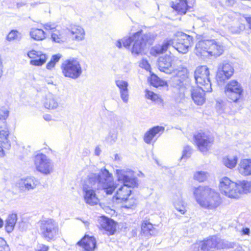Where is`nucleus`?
Instances as JSON below:
<instances>
[{
    "instance_id": "a211bd4d",
    "label": "nucleus",
    "mask_w": 251,
    "mask_h": 251,
    "mask_svg": "<svg viewBox=\"0 0 251 251\" xmlns=\"http://www.w3.org/2000/svg\"><path fill=\"white\" fill-rule=\"evenodd\" d=\"M27 56L33 59L30 60V64L33 66H40L44 64L47 59V57L45 54L42 53L41 51H37L34 50L29 51L27 53Z\"/></svg>"
},
{
    "instance_id": "412c9836",
    "label": "nucleus",
    "mask_w": 251,
    "mask_h": 251,
    "mask_svg": "<svg viewBox=\"0 0 251 251\" xmlns=\"http://www.w3.org/2000/svg\"><path fill=\"white\" fill-rule=\"evenodd\" d=\"M77 244L82 247L84 251H94L97 247L96 239L88 235H85Z\"/></svg>"
},
{
    "instance_id": "9d476101",
    "label": "nucleus",
    "mask_w": 251,
    "mask_h": 251,
    "mask_svg": "<svg viewBox=\"0 0 251 251\" xmlns=\"http://www.w3.org/2000/svg\"><path fill=\"white\" fill-rule=\"evenodd\" d=\"M176 38V39L173 40L174 44L172 46L180 53H187L192 45V37L182 32H178Z\"/></svg>"
},
{
    "instance_id": "dca6fc26",
    "label": "nucleus",
    "mask_w": 251,
    "mask_h": 251,
    "mask_svg": "<svg viewBox=\"0 0 251 251\" xmlns=\"http://www.w3.org/2000/svg\"><path fill=\"white\" fill-rule=\"evenodd\" d=\"M248 182L245 180L234 182L227 177H224L219 180V187L221 188H247Z\"/></svg>"
},
{
    "instance_id": "c85d7f7f",
    "label": "nucleus",
    "mask_w": 251,
    "mask_h": 251,
    "mask_svg": "<svg viewBox=\"0 0 251 251\" xmlns=\"http://www.w3.org/2000/svg\"><path fill=\"white\" fill-rule=\"evenodd\" d=\"M233 74H230L224 69H222V66L219 64L218 67L216 79L218 85H222L225 83L226 80L229 79Z\"/></svg>"
},
{
    "instance_id": "58836bf2",
    "label": "nucleus",
    "mask_w": 251,
    "mask_h": 251,
    "mask_svg": "<svg viewBox=\"0 0 251 251\" xmlns=\"http://www.w3.org/2000/svg\"><path fill=\"white\" fill-rule=\"evenodd\" d=\"M141 231L145 235H152L155 234V228L148 221H144L141 226Z\"/></svg>"
},
{
    "instance_id": "423d86ee",
    "label": "nucleus",
    "mask_w": 251,
    "mask_h": 251,
    "mask_svg": "<svg viewBox=\"0 0 251 251\" xmlns=\"http://www.w3.org/2000/svg\"><path fill=\"white\" fill-rule=\"evenodd\" d=\"M209 75V70L206 66L197 67L194 73V77L198 86L202 88L206 92L212 91Z\"/></svg>"
},
{
    "instance_id": "5fc2aeb1",
    "label": "nucleus",
    "mask_w": 251,
    "mask_h": 251,
    "mask_svg": "<svg viewBox=\"0 0 251 251\" xmlns=\"http://www.w3.org/2000/svg\"><path fill=\"white\" fill-rule=\"evenodd\" d=\"M0 251H10L6 242L2 238H0Z\"/></svg>"
},
{
    "instance_id": "e433bc0d",
    "label": "nucleus",
    "mask_w": 251,
    "mask_h": 251,
    "mask_svg": "<svg viewBox=\"0 0 251 251\" xmlns=\"http://www.w3.org/2000/svg\"><path fill=\"white\" fill-rule=\"evenodd\" d=\"M29 34L31 38L36 41H41L46 38L45 31L41 29L37 28H32Z\"/></svg>"
},
{
    "instance_id": "bf43d9fd",
    "label": "nucleus",
    "mask_w": 251,
    "mask_h": 251,
    "mask_svg": "<svg viewBox=\"0 0 251 251\" xmlns=\"http://www.w3.org/2000/svg\"><path fill=\"white\" fill-rule=\"evenodd\" d=\"M140 66L143 68H144L146 70L148 71L150 69V65L148 61L146 59H142L141 63H140Z\"/></svg>"
},
{
    "instance_id": "5701e85b",
    "label": "nucleus",
    "mask_w": 251,
    "mask_h": 251,
    "mask_svg": "<svg viewBox=\"0 0 251 251\" xmlns=\"http://www.w3.org/2000/svg\"><path fill=\"white\" fill-rule=\"evenodd\" d=\"M59 97L52 93H48L45 97L44 105L48 109H55L59 106Z\"/></svg>"
},
{
    "instance_id": "f03ea898",
    "label": "nucleus",
    "mask_w": 251,
    "mask_h": 251,
    "mask_svg": "<svg viewBox=\"0 0 251 251\" xmlns=\"http://www.w3.org/2000/svg\"><path fill=\"white\" fill-rule=\"evenodd\" d=\"M195 198L202 207L209 210H215L222 203L220 194L212 189H195Z\"/></svg>"
},
{
    "instance_id": "f704fd0d",
    "label": "nucleus",
    "mask_w": 251,
    "mask_h": 251,
    "mask_svg": "<svg viewBox=\"0 0 251 251\" xmlns=\"http://www.w3.org/2000/svg\"><path fill=\"white\" fill-rule=\"evenodd\" d=\"M17 215L16 213L9 214L5 221V229L8 233L13 230L17 221Z\"/></svg>"
},
{
    "instance_id": "09e8293b",
    "label": "nucleus",
    "mask_w": 251,
    "mask_h": 251,
    "mask_svg": "<svg viewBox=\"0 0 251 251\" xmlns=\"http://www.w3.org/2000/svg\"><path fill=\"white\" fill-rule=\"evenodd\" d=\"M236 16H237V13L233 12H229L223 16L222 20L227 23H230L233 21Z\"/></svg>"
},
{
    "instance_id": "37998d69",
    "label": "nucleus",
    "mask_w": 251,
    "mask_h": 251,
    "mask_svg": "<svg viewBox=\"0 0 251 251\" xmlns=\"http://www.w3.org/2000/svg\"><path fill=\"white\" fill-rule=\"evenodd\" d=\"M151 84L155 87L163 86L166 85V82L161 80L154 74H151L150 78Z\"/></svg>"
},
{
    "instance_id": "c9c22d12",
    "label": "nucleus",
    "mask_w": 251,
    "mask_h": 251,
    "mask_svg": "<svg viewBox=\"0 0 251 251\" xmlns=\"http://www.w3.org/2000/svg\"><path fill=\"white\" fill-rule=\"evenodd\" d=\"M66 31L64 29H55L52 31L51 35L52 41L58 43L65 42L66 39Z\"/></svg>"
},
{
    "instance_id": "0eeeda50",
    "label": "nucleus",
    "mask_w": 251,
    "mask_h": 251,
    "mask_svg": "<svg viewBox=\"0 0 251 251\" xmlns=\"http://www.w3.org/2000/svg\"><path fill=\"white\" fill-rule=\"evenodd\" d=\"M224 92L230 102H237L243 96V89L237 81L232 80L225 86Z\"/></svg>"
},
{
    "instance_id": "0e129e2a",
    "label": "nucleus",
    "mask_w": 251,
    "mask_h": 251,
    "mask_svg": "<svg viewBox=\"0 0 251 251\" xmlns=\"http://www.w3.org/2000/svg\"><path fill=\"white\" fill-rule=\"evenodd\" d=\"M244 18L249 25V28L251 29V17L245 16Z\"/></svg>"
},
{
    "instance_id": "49530a36",
    "label": "nucleus",
    "mask_w": 251,
    "mask_h": 251,
    "mask_svg": "<svg viewBox=\"0 0 251 251\" xmlns=\"http://www.w3.org/2000/svg\"><path fill=\"white\" fill-rule=\"evenodd\" d=\"M245 29L244 24L239 22H236L230 26L229 29L233 33H239Z\"/></svg>"
},
{
    "instance_id": "2f4dec72",
    "label": "nucleus",
    "mask_w": 251,
    "mask_h": 251,
    "mask_svg": "<svg viewBox=\"0 0 251 251\" xmlns=\"http://www.w3.org/2000/svg\"><path fill=\"white\" fill-rule=\"evenodd\" d=\"M239 172L244 176L251 175V159H245L241 160L239 168Z\"/></svg>"
},
{
    "instance_id": "cd10ccee",
    "label": "nucleus",
    "mask_w": 251,
    "mask_h": 251,
    "mask_svg": "<svg viewBox=\"0 0 251 251\" xmlns=\"http://www.w3.org/2000/svg\"><path fill=\"white\" fill-rule=\"evenodd\" d=\"M39 182L38 180L33 177H27L25 179H21L18 182V187L25 188H34L38 186Z\"/></svg>"
},
{
    "instance_id": "de8ad7c7",
    "label": "nucleus",
    "mask_w": 251,
    "mask_h": 251,
    "mask_svg": "<svg viewBox=\"0 0 251 251\" xmlns=\"http://www.w3.org/2000/svg\"><path fill=\"white\" fill-rule=\"evenodd\" d=\"M61 56V55L60 54L53 55L50 62L47 64V69L51 70L53 68L55 64L59 60Z\"/></svg>"
},
{
    "instance_id": "f8f14e48",
    "label": "nucleus",
    "mask_w": 251,
    "mask_h": 251,
    "mask_svg": "<svg viewBox=\"0 0 251 251\" xmlns=\"http://www.w3.org/2000/svg\"><path fill=\"white\" fill-rule=\"evenodd\" d=\"M99 179V185L101 188H117L118 185L114 182L113 175L105 168L100 169L97 174Z\"/></svg>"
},
{
    "instance_id": "39448f33",
    "label": "nucleus",
    "mask_w": 251,
    "mask_h": 251,
    "mask_svg": "<svg viewBox=\"0 0 251 251\" xmlns=\"http://www.w3.org/2000/svg\"><path fill=\"white\" fill-rule=\"evenodd\" d=\"M118 181L121 184L119 188L124 187L134 188L138 187V179L134 172L129 169H117L115 171Z\"/></svg>"
},
{
    "instance_id": "ea45409f",
    "label": "nucleus",
    "mask_w": 251,
    "mask_h": 251,
    "mask_svg": "<svg viewBox=\"0 0 251 251\" xmlns=\"http://www.w3.org/2000/svg\"><path fill=\"white\" fill-rule=\"evenodd\" d=\"M238 158L236 156H227L223 158V162L227 168H234L237 163Z\"/></svg>"
},
{
    "instance_id": "69168bd1",
    "label": "nucleus",
    "mask_w": 251,
    "mask_h": 251,
    "mask_svg": "<svg viewBox=\"0 0 251 251\" xmlns=\"http://www.w3.org/2000/svg\"><path fill=\"white\" fill-rule=\"evenodd\" d=\"M1 146H0V156H3L4 155V151L3 149H5L3 147V144H0Z\"/></svg>"
},
{
    "instance_id": "a19ab883",
    "label": "nucleus",
    "mask_w": 251,
    "mask_h": 251,
    "mask_svg": "<svg viewBox=\"0 0 251 251\" xmlns=\"http://www.w3.org/2000/svg\"><path fill=\"white\" fill-rule=\"evenodd\" d=\"M174 205L176 209L181 214H185L187 211L186 209L187 204L181 199L175 200L174 202Z\"/></svg>"
},
{
    "instance_id": "4c0bfd02",
    "label": "nucleus",
    "mask_w": 251,
    "mask_h": 251,
    "mask_svg": "<svg viewBox=\"0 0 251 251\" xmlns=\"http://www.w3.org/2000/svg\"><path fill=\"white\" fill-rule=\"evenodd\" d=\"M131 194V190L129 189H117L116 194L113 197L116 200L121 201H127V196H129Z\"/></svg>"
},
{
    "instance_id": "20e7f679",
    "label": "nucleus",
    "mask_w": 251,
    "mask_h": 251,
    "mask_svg": "<svg viewBox=\"0 0 251 251\" xmlns=\"http://www.w3.org/2000/svg\"><path fill=\"white\" fill-rule=\"evenodd\" d=\"M63 75L67 77L77 79L82 73L79 61L76 58H70L64 60L61 65Z\"/></svg>"
},
{
    "instance_id": "c756f323",
    "label": "nucleus",
    "mask_w": 251,
    "mask_h": 251,
    "mask_svg": "<svg viewBox=\"0 0 251 251\" xmlns=\"http://www.w3.org/2000/svg\"><path fill=\"white\" fill-rule=\"evenodd\" d=\"M211 48L209 51V55L219 56L224 51V47L222 44L215 40L212 39Z\"/></svg>"
},
{
    "instance_id": "a878e982",
    "label": "nucleus",
    "mask_w": 251,
    "mask_h": 251,
    "mask_svg": "<svg viewBox=\"0 0 251 251\" xmlns=\"http://www.w3.org/2000/svg\"><path fill=\"white\" fill-rule=\"evenodd\" d=\"M83 198L85 202L90 205L97 204L99 201L94 189H83Z\"/></svg>"
},
{
    "instance_id": "052dcab7",
    "label": "nucleus",
    "mask_w": 251,
    "mask_h": 251,
    "mask_svg": "<svg viewBox=\"0 0 251 251\" xmlns=\"http://www.w3.org/2000/svg\"><path fill=\"white\" fill-rule=\"evenodd\" d=\"M49 250V247L45 245H40L36 251H48Z\"/></svg>"
},
{
    "instance_id": "338daca9",
    "label": "nucleus",
    "mask_w": 251,
    "mask_h": 251,
    "mask_svg": "<svg viewBox=\"0 0 251 251\" xmlns=\"http://www.w3.org/2000/svg\"><path fill=\"white\" fill-rule=\"evenodd\" d=\"M44 119L46 121H50L52 119V117H51V116L50 115H49V114H46L44 116Z\"/></svg>"
},
{
    "instance_id": "393cba45",
    "label": "nucleus",
    "mask_w": 251,
    "mask_h": 251,
    "mask_svg": "<svg viewBox=\"0 0 251 251\" xmlns=\"http://www.w3.org/2000/svg\"><path fill=\"white\" fill-rule=\"evenodd\" d=\"M205 91L202 88L193 89L191 90V97L194 102L198 105H201L205 101L204 92Z\"/></svg>"
},
{
    "instance_id": "4468645a",
    "label": "nucleus",
    "mask_w": 251,
    "mask_h": 251,
    "mask_svg": "<svg viewBox=\"0 0 251 251\" xmlns=\"http://www.w3.org/2000/svg\"><path fill=\"white\" fill-rule=\"evenodd\" d=\"M195 142L199 150L202 152H206L212 144L213 139L204 132H199L194 135Z\"/></svg>"
},
{
    "instance_id": "ddd939ff",
    "label": "nucleus",
    "mask_w": 251,
    "mask_h": 251,
    "mask_svg": "<svg viewBox=\"0 0 251 251\" xmlns=\"http://www.w3.org/2000/svg\"><path fill=\"white\" fill-rule=\"evenodd\" d=\"M177 60L175 57L165 55L159 58L158 67L159 70L167 74H171L175 67V62Z\"/></svg>"
},
{
    "instance_id": "13d9d810",
    "label": "nucleus",
    "mask_w": 251,
    "mask_h": 251,
    "mask_svg": "<svg viewBox=\"0 0 251 251\" xmlns=\"http://www.w3.org/2000/svg\"><path fill=\"white\" fill-rule=\"evenodd\" d=\"M56 25L54 23H48L43 25V27L47 30H53L55 28Z\"/></svg>"
},
{
    "instance_id": "4d7b16f0",
    "label": "nucleus",
    "mask_w": 251,
    "mask_h": 251,
    "mask_svg": "<svg viewBox=\"0 0 251 251\" xmlns=\"http://www.w3.org/2000/svg\"><path fill=\"white\" fill-rule=\"evenodd\" d=\"M15 191H11L10 190H8L7 191L8 194L10 195L11 194H13V197L12 198L13 199H17L20 197H21L22 195L21 194L18 195L19 193H22L23 189H15Z\"/></svg>"
},
{
    "instance_id": "7ed1b4c3",
    "label": "nucleus",
    "mask_w": 251,
    "mask_h": 251,
    "mask_svg": "<svg viewBox=\"0 0 251 251\" xmlns=\"http://www.w3.org/2000/svg\"><path fill=\"white\" fill-rule=\"evenodd\" d=\"M40 234L41 237L48 242L54 241L59 237L60 231L59 225L54 219L43 218L38 222Z\"/></svg>"
},
{
    "instance_id": "2eb2a0df",
    "label": "nucleus",
    "mask_w": 251,
    "mask_h": 251,
    "mask_svg": "<svg viewBox=\"0 0 251 251\" xmlns=\"http://www.w3.org/2000/svg\"><path fill=\"white\" fill-rule=\"evenodd\" d=\"M165 130V128L161 126H155L150 128L147 131L144 136V142L150 144L153 140V142H155L158 137L162 134Z\"/></svg>"
},
{
    "instance_id": "473e14b6",
    "label": "nucleus",
    "mask_w": 251,
    "mask_h": 251,
    "mask_svg": "<svg viewBox=\"0 0 251 251\" xmlns=\"http://www.w3.org/2000/svg\"><path fill=\"white\" fill-rule=\"evenodd\" d=\"M97 186L100 187L99 179L98 175L95 173L89 174L85 180V186L83 188H89Z\"/></svg>"
},
{
    "instance_id": "79ce46f5",
    "label": "nucleus",
    "mask_w": 251,
    "mask_h": 251,
    "mask_svg": "<svg viewBox=\"0 0 251 251\" xmlns=\"http://www.w3.org/2000/svg\"><path fill=\"white\" fill-rule=\"evenodd\" d=\"M124 126L123 121L117 118H113L111 121L110 129L119 130L123 129Z\"/></svg>"
},
{
    "instance_id": "72a5a7b5",
    "label": "nucleus",
    "mask_w": 251,
    "mask_h": 251,
    "mask_svg": "<svg viewBox=\"0 0 251 251\" xmlns=\"http://www.w3.org/2000/svg\"><path fill=\"white\" fill-rule=\"evenodd\" d=\"M69 31L72 35H74L76 40L81 41L84 39L85 31L81 26L76 25H72Z\"/></svg>"
},
{
    "instance_id": "e2e57ef3",
    "label": "nucleus",
    "mask_w": 251,
    "mask_h": 251,
    "mask_svg": "<svg viewBox=\"0 0 251 251\" xmlns=\"http://www.w3.org/2000/svg\"><path fill=\"white\" fill-rule=\"evenodd\" d=\"M242 233L243 235H249L250 230L249 228L246 227L242 229Z\"/></svg>"
},
{
    "instance_id": "1a4fd4ad",
    "label": "nucleus",
    "mask_w": 251,
    "mask_h": 251,
    "mask_svg": "<svg viewBox=\"0 0 251 251\" xmlns=\"http://www.w3.org/2000/svg\"><path fill=\"white\" fill-rule=\"evenodd\" d=\"M34 164L36 170L44 175H50L53 172L52 161L44 154L38 153L35 156Z\"/></svg>"
},
{
    "instance_id": "f3484780",
    "label": "nucleus",
    "mask_w": 251,
    "mask_h": 251,
    "mask_svg": "<svg viewBox=\"0 0 251 251\" xmlns=\"http://www.w3.org/2000/svg\"><path fill=\"white\" fill-rule=\"evenodd\" d=\"M100 227L108 232L109 235H113L116 231V223L105 216H101L99 219Z\"/></svg>"
},
{
    "instance_id": "864d4df0",
    "label": "nucleus",
    "mask_w": 251,
    "mask_h": 251,
    "mask_svg": "<svg viewBox=\"0 0 251 251\" xmlns=\"http://www.w3.org/2000/svg\"><path fill=\"white\" fill-rule=\"evenodd\" d=\"M146 97L152 101H156L159 99L158 95L152 91L146 90Z\"/></svg>"
},
{
    "instance_id": "6e6d98bb",
    "label": "nucleus",
    "mask_w": 251,
    "mask_h": 251,
    "mask_svg": "<svg viewBox=\"0 0 251 251\" xmlns=\"http://www.w3.org/2000/svg\"><path fill=\"white\" fill-rule=\"evenodd\" d=\"M18 32L17 30H13L11 31L7 36V40L10 41L17 39L18 38Z\"/></svg>"
},
{
    "instance_id": "8fccbe9b",
    "label": "nucleus",
    "mask_w": 251,
    "mask_h": 251,
    "mask_svg": "<svg viewBox=\"0 0 251 251\" xmlns=\"http://www.w3.org/2000/svg\"><path fill=\"white\" fill-rule=\"evenodd\" d=\"M192 149L190 146H186L184 147L183 150L182 155L181 157V159H186L189 158L192 153Z\"/></svg>"
},
{
    "instance_id": "680f3d73",
    "label": "nucleus",
    "mask_w": 251,
    "mask_h": 251,
    "mask_svg": "<svg viewBox=\"0 0 251 251\" xmlns=\"http://www.w3.org/2000/svg\"><path fill=\"white\" fill-rule=\"evenodd\" d=\"M3 63L1 56H0V79L3 75Z\"/></svg>"
},
{
    "instance_id": "6ab92c4d",
    "label": "nucleus",
    "mask_w": 251,
    "mask_h": 251,
    "mask_svg": "<svg viewBox=\"0 0 251 251\" xmlns=\"http://www.w3.org/2000/svg\"><path fill=\"white\" fill-rule=\"evenodd\" d=\"M212 41V40H202L199 41L195 46V53L198 56H207Z\"/></svg>"
},
{
    "instance_id": "f257e3e1",
    "label": "nucleus",
    "mask_w": 251,
    "mask_h": 251,
    "mask_svg": "<svg viewBox=\"0 0 251 251\" xmlns=\"http://www.w3.org/2000/svg\"><path fill=\"white\" fill-rule=\"evenodd\" d=\"M151 36L150 33L143 34L142 30H140L135 33L132 37H125L119 40L116 46L120 49L123 45L125 48L128 49L131 43H133L131 52L132 54H139L142 52L147 43L151 44Z\"/></svg>"
},
{
    "instance_id": "3c124183",
    "label": "nucleus",
    "mask_w": 251,
    "mask_h": 251,
    "mask_svg": "<svg viewBox=\"0 0 251 251\" xmlns=\"http://www.w3.org/2000/svg\"><path fill=\"white\" fill-rule=\"evenodd\" d=\"M220 65L222 66V69H224L225 71H227L228 73H230V74H233L234 68L231 64L226 62H224L220 63Z\"/></svg>"
},
{
    "instance_id": "bb28decb",
    "label": "nucleus",
    "mask_w": 251,
    "mask_h": 251,
    "mask_svg": "<svg viewBox=\"0 0 251 251\" xmlns=\"http://www.w3.org/2000/svg\"><path fill=\"white\" fill-rule=\"evenodd\" d=\"M172 7L178 14L183 15L191 7L188 6L186 0H176L172 2Z\"/></svg>"
},
{
    "instance_id": "6e6552de",
    "label": "nucleus",
    "mask_w": 251,
    "mask_h": 251,
    "mask_svg": "<svg viewBox=\"0 0 251 251\" xmlns=\"http://www.w3.org/2000/svg\"><path fill=\"white\" fill-rule=\"evenodd\" d=\"M9 115V111L5 108L0 109V144H3L5 149H9L11 147L8 139L9 131L4 122Z\"/></svg>"
},
{
    "instance_id": "c03bdc74",
    "label": "nucleus",
    "mask_w": 251,
    "mask_h": 251,
    "mask_svg": "<svg viewBox=\"0 0 251 251\" xmlns=\"http://www.w3.org/2000/svg\"><path fill=\"white\" fill-rule=\"evenodd\" d=\"M209 176V173L207 172L197 171L194 174V179L199 182L205 181Z\"/></svg>"
},
{
    "instance_id": "774afa93",
    "label": "nucleus",
    "mask_w": 251,
    "mask_h": 251,
    "mask_svg": "<svg viewBox=\"0 0 251 251\" xmlns=\"http://www.w3.org/2000/svg\"><path fill=\"white\" fill-rule=\"evenodd\" d=\"M235 3V0H226V3L228 6H232Z\"/></svg>"
},
{
    "instance_id": "603ef678",
    "label": "nucleus",
    "mask_w": 251,
    "mask_h": 251,
    "mask_svg": "<svg viewBox=\"0 0 251 251\" xmlns=\"http://www.w3.org/2000/svg\"><path fill=\"white\" fill-rule=\"evenodd\" d=\"M126 203L123 205V208L126 209H133L136 203V200L133 199H128L125 201Z\"/></svg>"
},
{
    "instance_id": "b1692460",
    "label": "nucleus",
    "mask_w": 251,
    "mask_h": 251,
    "mask_svg": "<svg viewBox=\"0 0 251 251\" xmlns=\"http://www.w3.org/2000/svg\"><path fill=\"white\" fill-rule=\"evenodd\" d=\"M222 192L226 197L237 199L244 194L251 193V189H223Z\"/></svg>"
},
{
    "instance_id": "9b49d317",
    "label": "nucleus",
    "mask_w": 251,
    "mask_h": 251,
    "mask_svg": "<svg viewBox=\"0 0 251 251\" xmlns=\"http://www.w3.org/2000/svg\"><path fill=\"white\" fill-rule=\"evenodd\" d=\"M220 247L219 239L214 237L195 244L192 247V251H212Z\"/></svg>"
},
{
    "instance_id": "4be33fe9",
    "label": "nucleus",
    "mask_w": 251,
    "mask_h": 251,
    "mask_svg": "<svg viewBox=\"0 0 251 251\" xmlns=\"http://www.w3.org/2000/svg\"><path fill=\"white\" fill-rule=\"evenodd\" d=\"M174 41L172 39H166L162 44H158L153 47L151 50V53L153 56H157L165 52L168 48L173 45Z\"/></svg>"
},
{
    "instance_id": "7c9ffc66",
    "label": "nucleus",
    "mask_w": 251,
    "mask_h": 251,
    "mask_svg": "<svg viewBox=\"0 0 251 251\" xmlns=\"http://www.w3.org/2000/svg\"><path fill=\"white\" fill-rule=\"evenodd\" d=\"M171 74L176 77L179 78L180 85L188 76L187 68L182 66H179L177 68L175 67Z\"/></svg>"
},
{
    "instance_id": "a18cd8bd",
    "label": "nucleus",
    "mask_w": 251,
    "mask_h": 251,
    "mask_svg": "<svg viewBox=\"0 0 251 251\" xmlns=\"http://www.w3.org/2000/svg\"><path fill=\"white\" fill-rule=\"evenodd\" d=\"M118 132L116 130H110L109 134L106 137V141L110 145L114 144L118 138Z\"/></svg>"
},
{
    "instance_id": "aec40b11",
    "label": "nucleus",
    "mask_w": 251,
    "mask_h": 251,
    "mask_svg": "<svg viewBox=\"0 0 251 251\" xmlns=\"http://www.w3.org/2000/svg\"><path fill=\"white\" fill-rule=\"evenodd\" d=\"M115 84L119 88L120 95L124 103H127L129 99L128 83L127 81L118 79L115 81Z\"/></svg>"
}]
</instances>
